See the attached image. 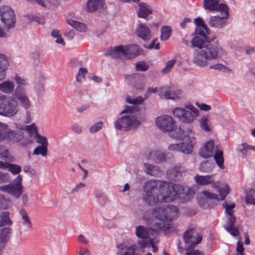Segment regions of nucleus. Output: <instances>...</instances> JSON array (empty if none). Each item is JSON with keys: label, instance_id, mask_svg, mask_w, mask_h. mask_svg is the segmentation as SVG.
Listing matches in <instances>:
<instances>
[{"label": "nucleus", "instance_id": "nucleus-1", "mask_svg": "<svg viewBox=\"0 0 255 255\" xmlns=\"http://www.w3.org/2000/svg\"><path fill=\"white\" fill-rule=\"evenodd\" d=\"M143 199L150 206L162 203L171 202L181 198L184 193L182 186L166 181H161L158 187L155 181L148 180L143 186Z\"/></svg>", "mask_w": 255, "mask_h": 255}, {"label": "nucleus", "instance_id": "nucleus-2", "mask_svg": "<svg viewBox=\"0 0 255 255\" xmlns=\"http://www.w3.org/2000/svg\"><path fill=\"white\" fill-rule=\"evenodd\" d=\"M193 51V62L197 66L205 67L213 61L218 60L225 52L218 43H211L208 38L194 36L191 41Z\"/></svg>", "mask_w": 255, "mask_h": 255}, {"label": "nucleus", "instance_id": "nucleus-3", "mask_svg": "<svg viewBox=\"0 0 255 255\" xmlns=\"http://www.w3.org/2000/svg\"><path fill=\"white\" fill-rule=\"evenodd\" d=\"M136 109L132 106L126 107L114 122L116 128L127 131L137 128L140 125L141 118L138 116Z\"/></svg>", "mask_w": 255, "mask_h": 255}, {"label": "nucleus", "instance_id": "nucleus-4", "mask_svg": "<svg viewBox=\"0 0 255 255\" xmlns=\"http://www.w3.org/2000/svg\"><path fill=\"white\" fill-rule=\"evenodd\" d=\"M186 109L177 107L172 110L174 117L184 123H192L199 115V111L192 105L186 106Z\"/></svg>", "mask_w": 255, "mask_h": 255}, {"label": "nucleus", "instance_id": "nucleus-5", "mask_svg": "<svg viewBox=\"0 0 255 255\" xmlns=\"http://www.w3.org/2000/svg\"><path fill=\"white\" fill-rule=\"evenodd\" d=\"M179 211L174 206L162 205L153 209L152 214L157 219L161 221H170L176 219L178 215Z\"/></svg>", "mask_w": 255, "mask_h": 255}, {"label": "nucleus", "instance_id": "nucleus-6", "mask_svg": "<svg viewBox=\"0 0 255 255\" xmlns=\"http://www.w3.org/2000/svg\"><path fill=\"white\" fill-rule=\"evenodd\" d=\"M18 111L17 103L14 98L4 95L0 97V115L10 118Z\"/></svg>", "mask_w": 255, "mask_h": 255}, {"label": "nucleus", "instance_id": "nucleus-7", "mask_svg": "<svg viewBox=\"0 0 255 255\" xmlns=\"http://www.w3.org/2000/svg\"><path fill=\"white\" fill-rule=\"evenodd\" d=\"M22 176L18 175L8 184L0 186V191L7 193L16 199H18L23 192L22 184Z\"/></svg>", "mask_w": 255, "mask_h": 255}, {"label": "nucleus", "instance_id": "nucleus-8", "mask_svg": "<svg viewBox=\"0 0 255 255\" xmlns=\"http://www.w3.org/2000/svg\"><path fill=\"white\" fill-rule=\"evenodd\" d=\"M0 17L4 27L7 29L14 26L15 15L14 11L9 6L3 5L0 7Z\"/></svg>", "mask_w": 255, "mask_h": 255}, {"label": "nucleus", "instance_id": "nucleus-9", "mask_svg": "<svg viewBox=\"0 0 255 255\" xmlns=\"http://www.w3.org/2000/svg\"><path fill=\"white\" fill-rule=\"evenodd\" d=\"M188 133L186 134L185 131L183 130L180 128L176 129V130L173 132L170 133V136L173 138L183 139L184 137H187V138L182 143H180L182 146L185 148L187 147V145H191V153L192 152L193 145L196 143V138L190 136L192 134V131L191 129H188Z\"/></svg>", "mask_w": 255, "mask_h": 255}, {"label": "nucleus", "instance_id": "nucleus-10", "mask_svg": "<svg viewBox=\"0 0 255 255\" xmlns=\"http://www.w3.org/2000/svg\"><path fill=\"white\" fill-rule=\"evenodd\" d=\"M3 141L8 143L17 142L22 140L24 132L19 130H10L8 129V126L4 124L2 127Z\"/></svg>", "mask_w": 255, "mask_h": 255}, {"label": "nucleus", "instance_id": "nucleus-11", "mask_svg": "<svg viewBox=\"0 0 255 255\" xmlns=\"http://www.w3.org/2000/svg\"><path fill=\"white\" fill-rule=\"evenodd\" d=\"M183 238L187 248H194L202 240V236L194 229H190L186 231Z\"/></svg>", "mask_w": 255, "mask_h": 255}, {"label": "nucleus", "instance_id": "nucleus-12", "mask_svg": "<svg viewBox=\"0 0 255 255\" xmlns=\"http://www.w3.org/2000/svg\"><path fill=\"white\" fill-rule=\"evenodd\" d=\"M157 126L163 131H171L175 127V121L171 116L164 115L156 119Z\"/></svg>", "mask_w": 255, "mask_h": 255}, {"label": "nucleus", "instance_id": "nucleus-13", "mask_svg": "<svg viewBox=\"0 0 255 255\" xmlns=\"http://www.w3.org/2000/svg\"><path fill=\"white\" fill-rule=\"evenodd\" d=\"M222 16L215 15L211 16L209 21V25L211 27H215L218 29L223 28L227 23V19L229 17L228 9L226 10L221 11Z\"/></svg>", "mask_w": 255, "mask_h": 255}, {"label": "nucleus", "instance_id": "nucleus-14", "mask_svg": "<svg viewBox=\"0 0 255 255\" xmlns=\"http://www.w3.org/2000/svg\"><path fill=\"white\" fill-rule=\"evenodd\" d=\"M14 100L25 109H28L30 106V103L27 96L25 90L21 91L19 87L15 89L13 93Z\"/></svg>", "mask_w": 255, "mask_h": 255}, {"label": "nucleus", "instance_id": "nucleus-15", "mask_svg": "<svg viewBox=\"0 0 255 255\" xmlns=\"http://www.w3.org/2000/svg\"><path fill=\"white\" fill-rule=\"evenodd\" d=\"M135 33L137 36L144 41H148L151 37V32L149 27L145 24L138 22Z\"/></svg>", "mask_w": 255, "mask_h": 255}, {"label": "nucleus", "instance_id": "nucleus-16", "mask_svg": "<svg viewBox=\"0 0 255 255\" xmlns=\"http://www.w3.org/2000/svg\"><path fill=\"white\" fill-rule=\"evenodd\" d=\"M138 17L147 19V17L152 14V9L150 5L143 2H139L135 7Z\"/></svg>", "mask_w": 255, "mask_h": 255}, {"label": "nucleus", "instance_id": "nucleus-17", "mask_svg": "<svg viewBox=\"0 0 255 255\" xmlns=\"http://www.w3.org/2000/svg\"><path fill=\"white\" fill-rule=\"evenodd\" d=\"M214 174L207 175H196L194 177L195 182L199 185L205 186L211 184L212 188L218 187V182H215Z\"/></svg>", "mask_w": 255, "mask_h": 255}, {"label": "nucleus", "instance_id": "nucleus-18", "mask_svg": "<svg viewBox=\"0 0 255 255\" xmlns=\"http://www.w3.org/2000/svg\"><path fill=\"white\" fill-rule=\"evenodd\" d=\"M218 0H204L203 5L206 9L209 11L217 10L221 11L228 9L227 5L223 3H219Z\"/></svg>", "mask_w": 255, "mask_h": 255}, {"label": "nucleus", "instance_id": "nucleus-19", "mask_svg": "<svg viewBox=\"0 0 255 255\" xmlns=\"http://www.w3.org/2000/svg\"><path fill=\"white\" fill-rule=\"evenodd\" d=\"M181 92L180 90L172 91L168 87H162L159 90V95L165 99L177 101L179 99L178 95H180Z\"/></svg>", "mask_w": 255, "mask_h": 255}, {"label": "nucleus", "instance_id": "nucleus-20", "mask_svg": "<svg viewBox=\"0 0 255 255\" xmlns=\"http://www.w3.org/2000/svg\"><path fill=\"white\" fill-rule=\"evenodd\" d=\"M214 151V142L210 139L207 141L201 149L199 154L204 158H207L213 155Z\"/></svg>", "mask_w": 255, "mask_h": 255}, {"label": "nucleus", "instance_id": "nucleus-21", "mask_svg": "<svg viewBox=\"0 0 255 255\" xmlns=\"http://www.w3.org/2000/svg\"><path fill=\"white\" fill-rule=\"evenodd\" d=\"M124 50L125 59H132L139 55V47L136 44L124 46Z\"/></svg>", "mask_w": 255, "mask_h": 255}, {"label": "nucleus", "instance_id": "nucleus-22", "mask_svg": "<svg viewBox=\"0 0 255 255\" xmlns=\"http://www.w3.org/2000/svg\"><path fill=\"white\" fill-rule=\"evenodd\" d=\"M11 233V229L9 227H3L0 230V245L5 248Z\"/></svg>", "mask_w": 255, "mask_h": 255}, {"label": "nucleus", "instance_id": "nucleus-23", "mask_svg": "<svg viewBox=\"0 0 255 255\" xmlns=\"http://www.w3.org/2000/svg\"><path fill=\"white\" fill-rule=\"evenodd\" d=\"M124 46L119 45L114 48H111L108 50V55L114 59L124 58Z\"/></svg>", "mask_w": 255, "mask_h": 255}, {"label": "nucleus", "instance_id": "nucleus-24", "mask_svg": "<svg viewBox=\"0 0 255 255\" xmlns=\"http://www.w3.org/2000/svg\"><path fill=\"white\" fill-rule=\"evenodd\" d=\"M104 0H89L86 5L87 10L93 12L103 7L104 4Z\"/></svg>", "mask_w": 255, "mask_h": 255}, {"label": "nucleus", "instance_id": "nucleus-25", "mask_svg": "<svg viewBox=\"0 0 255 255\" xmlns=\"http://www.w3.org/2000/svg\"><path fill=\"white\" fill-rule=\"evenodd\" d=\"M14 89L13 82L9 80L3 81L0 83V91L7 94L12 93Z\"/></svg>", "mask_w": 255, "mask_h": 255}, {"label": "nucleus", "instance_id": "nucleus-26", "mask_svg": "<svg viewBox=\"0 0 255 255\" xmlns=\"http://www.w3.org/2000/svg\"><path fill=\"white\" fill-rule=\"evenodd\" d=\"M136 236L142 239V240L147 241L149 239L148 230L143 226L139 225L136 227L135 228Z\"/></svg>", "mask_w": 255, "mask_h": 255}, {"label": "nucleus", "instance_id": "nucleus-27", "mask_svg": "<svg viewBox=\"0 0 255 255\" xmlns=\"http://www.w3.org/2000/svg\"><path fill=\"white\" fill-rule=\"evenodd\" d=\"M191 145H187V147L184 148L180 143L171 144L168 146V149L170 151L181 152L187 154L191 153Z\"/></svg>", "mask_w": 255, "mask_h": 255}, {"label": "nucleus", "instance_id": "nucleus-28", "mask_svg": "<svg viewBox=\"0 0 255 255\" xmlns=\"http://www.w3.org/2000/svg\"><path fill=\"white\" fill-rule=\"evenodd\" d=\"M218 182V187H214L218 190V192L220 195L219 199L221 201H224L227 195L229 193L230 191V188L228 185L227 184H223L221 187L219 186V182Z\"/></svg>", "mask_w": 255, "mask_h": 255}, {"label": "nucleus", "instance_id": "nucleus-29", "mask_svg": "<svg viewBox=\"0 0 255 255\" xmlns=\"http://www.w3.org/2000/svg\"><path fill=\"white\" fill-rule=\"evenodd\" d=\"M214 167V164L213 161L206 160L200 163L199 170L202 172H210Z\"/></svg>", "mask_w": 255, "mask_h": 255}, {"label": "nucleus", "instance_id": "nucleus-30", "mask_svg": "<svg viewBox=\"0 0 255 255\" xmlns=\"http://www.w3.org/2000/svg\"><path fill=\"white\" fill-rule=\"evenodd\" d=\"M12 221L9 218L8 212H2L0 215V227L4 226H10Z\"/></svg>", "mask_w": 255, "mask_h": 255}, {"label": "nucleus", "instance_id": "nucleus-31", "mask_svg": "<svg viewBox=\"0 0 255 255\" xmlns=\"http://www.w3.org/2000/svg\"><path fill=\"white\" fill-rule=\"evenodd\" d=\"M138 245L141 248L151 246L152 248V251L154 253H156L158 251V247L154 245L153 240L151 239H149L147 241H139L138 242Z\"/></svg>", "mask_w": 255, "mask_h": 255}, {"label": "nucleus", "instance_id": "nucleus-32", "mask_svg": "<svg viewBox=\"0 0 255 255\" xmlns=\"http://www.w3.org/2000/svg\"><path fill=\"white\" fill-rule=\"evenodd\" d=\"M214 158L216 161V163L218 165V166L221 169H224V159L223 157V153L222 151L220 150H216L215 151V153L214 155Z\"/></svg>", "mask_w": 255, "mask_h": 255}, {"label": "nucleus", "instance_id": "nucleus-33", "mask_svg": "<svg viewBox=\"0 0 255 255\" xmlns=\"http://www.w3.org/2000/svg\"><path fill=\"white\" fill-rule=\"evenodd\" d=\"M68 23L72 27L79 31H85L86 28V25L82 23L73 19L67 20Z\"/></svg>", "mask_w": 255, "mask_h": 255}, {"label": "nucleus", "instance_id": "nucleus-34", "mask_svg": "<svg viewBox=\"0 0 255 255\" xmlns=\"http://www.w3.org/2000/svg\"><path fill=\"white\" fill-rule=\"evenodd\" d=\"M171 34V28L170 26H163L161 28L160 39L161 40H167Z\"/></svg>", "mask_w": 255, "mask_h": 255}, {"label": "nucleus", "instance_id": "nucleus-35", "mask_svg": "<svg viewBox=\"0 0 255 255\" xmlns=\"http://www.w3.org/2000/svg\"><path fill=\"white\" fill-rule=\"evenodd\" d=\"M5 166V169L8 168V171L14 175L19 173L21 171V167L17 164L6 162Z\"/></svg>", "mask_w": 255, "mask_h": 255}, {"label": "nucleus", "instance_id": "nucleus-36", "mask_svg": "<svg viewBox=\"0 0 255 255\" xmlns=\"http://www.w3.org/2000/svg\"><path fill=\"white\" fill-rule=\"evenodd\" d=\"M19 213L21 216V218L23 221V224L28 228H31L32 224L26 211L22 209L20 211Z\"/></svg>", "mask_w": 255, "mask_h": 255}, {"label": "nucleus", "instance_id": "nucleus-37", "mask_svg": "<svg viewBox=\"0 0 255 255\" xmlns=\"http://www.w3.org/2000/svg\"><path fill=\"white\" fill-rule=\"evenodd\" d=\"M184 171L183 167L175 166L167 171L168 174H172L174 177H177L178 176H181L182 173Z\"/></svg>", "mask_w": 255, "mask_h": 255}, {"label": "nucleus", "instance_id": "nucleus-38", "mask_svg": "<svg viewBox=\"0 0 255 255\" xmlns=\"http://www.w3.org/2000/svg\"><path fill=\"white\" fill-rule=\"evenodd\" d=\"M0 157L12 161V157L9 155L8 149L2 145H0Z\"/></svg>", "mask_w": 255, "mask_h": 255}, {"label": "nucleus", "instance_id": "nucleus-39", "mask_svg": "<svg viewBox=\"0 0 255 255\" xmlns=\"http://www.w3.org/2000/svg\"><path fill=\"white\" fill-rule=\"evenodd\" d=\"M14 79L17 84V86L15 89H17L18 87H19L21 91L25 90L24 88L22 87V86H25L27 84V82L24 79L18 76L17 75H15Z\"/></svg>", "mask_w": 255, "mask_h": 255}, {"label": "nucleus", "instance_id": "nucleus-40", "mask_svg": "<svg viewBox=\"0 0 255 255\" xmlns=\"http://www.w3.org/2000/svg\"><path fill=\"white\" fill-rule=\"evenodd\" d=\"M200 126L201 128L206 131H209L211 130L208 123V117L203 116L199 121Z\"/></svg>", "mask_w": 255, "mask_h": 255}, {"label": "nucleus", "instance_id": "nucleus-41", "mask_svg": "<svg viewBox=\"0 0 255 255\" xmlns=\"http://www.w3.org/2000/svg\"><path fill=\"white\" fill-rule=\"evenodd\" d=\"M246 201L247 204L255 205V190L250 189L249 192L247 193Z\"/></svg>", "mask_w": 255, "mask_h": 255}, {"label": "nucleus", "instance_id": "nucleus-42", "mask_svg": "<svg viewBox=\"0 0 255 255\" xmlns=\"http://www.w3.org/2000/svg\"><path fill=\"white\" fill-rule=\"evenodd\" d=\"M153 154L154 156L156 157L154 160L156 162H162L165 160V154L163 153L158 152V151H154L153 152L150 153V156L148 158L149 159L153 158L152 157V155Z\"/></svg>", "mask_w": 255, "mask_h": 255}, {"label": "nucleus", "instance_id": "nucleus-43", "mask_svg": "<svg viewBox=\"0 0 255 255\" xmlns=\"http://www.w3.org/2000/svg\"><path fill=\"white\" fill-rule=\"evenodd\" d=\"M158 167L148 163L144 164V170L148 174L153 175L155 173V171L157 170Z\"/></svg>", "mask_w": 255, "mask_h": 255}, {"label": "nucleus", "instance_id": "nucleus-44", "mask_svg": "<svg viewBox=\"0 0 255 255\" xmlns=\"http://www.w3.org/2000/svg\"><path fill=\"white\" fill-rule=\"evenodd\" d=\"M35 139L37 143L41 144V146H48V143L46 137L43 136L39 133H36L35 136Z\"/></svg>", "mask_w": 255, "mask_h": 255}, {"label": "nucleus", "instance_id": "nucleus-45", "mask_svg": "<svg viewBox=\"0 0 255 255\" xmlns=\"http://www.w3.org/2000/svg\"><path fill=\"white\" fill-rule=\"evenodd\" d=\"M47 152V146H39L34 149L33 154L35 155H41L42 156L46 155Z\"/></svg>", "mask_w": 255, "mask_h": 255}, {"label": "nucleus", "instance_id": "nucleus-46", "mask_svg": "<svg viewBox=\"0 0 255 255\" xmlns=\"http://www.w3.org/2000/svg\"><path fill=\"white\" fill-rule=\"evenodd\" d=\"M209 30L208 29L207 31H206L202 27H197L194 36L208 38V34H209Z\"/></svg>", "mask_w": 255, "mask_h": 255}, {"label": "nucleus", "instance_id": "nucleus-47", "mask_svg": "<svg viewBox=\"0 0 255 255\" xmlns=\"http://www.w3.org/2000/svg\"><path fill=\"white\" fill-rule=\"evenodd\" d=\"M210 63H211V62ZM209 65V68L212 69L219 70L224 72H227L229 71V69L228 67L221 63H217L215 64H209L208 66Z\"/></svg>", "mask_w": 255, "mask_h": 255}, {"label": "nucleus", "instance_id": "nucleus-48", "mask_svg": "<svg viewBox=\"0 0 255 255\" xmlns=\"http://www.w3.org/2000/svg\"><path fill=\"white\" fill-rule=\"evenodd\" d=\"M88 71L86 68H80L78 72V74L76 76V80L78 82H81L85 80V75L87 73Z\"/></svg>", "mask_w": 255, "mask_h": 255}, {"label": "nucleus", "instance_id": "nucleus-49", "mask_svg": "<svg viewBox=\"0 0 255 255\" xmlns=\"http://www.w3.org/2000/svg\"><path fill=\"white\" fill-rule=\"evenodd\" d=\"M135 68L137 71H145L148 69V65L144 61H140L136 63Z\"/></svg>", "mask_w": 255, "mask_h": 255}, {"label": "nucleus", "instance_id": "nucleus-50", "mask_svg": "<svg viewBox=\"0 0 255 255\" xmlns=\"http://www.w3.org/2000/svg\"><path fill=\"white\" fill-rule=\"evenodd\" d=\"M175 63L176 60L175 59H172L167 61V62L166 64L165 68L163 69L162 70V73L163 74H166L169 73L171 69L175 65Z\"/></svg>", "mask_w": 255, "mask_h": 255}, {"label": "nucleus", "instance_id": "nucleus-51", "mask_svg": "<svg viewBox=\"0 0 255 255\" xmlns=\"http://www.w3.org/2000/svg\"><path fill=\"white\" fill-rule=\"evenodd\" d=\"M7 62L3 59L2 60V66H0V81L3 80L5 77V70L6 69Z\"/></svg>", "mask_w": 255, "mask_h": 255}, {"label": "nucleus", "instance_id": "nucleus-52", "mask_svg": "<svg viewBox=\"0 0 255 255\" xmlns=\"http://www.w3.org/2000/svg\"><path fill=\"white\" fill-rule=\"evenodd\" d=\"M126 101L129 104L136 105L141 103L143 102V99L141 97H138L135 99H131L130 97L128 96L126 97Z\"/></svg>", "mask_w": 255, "mask_h": 255}, {"label": "nucleus", "instance_id": "nucleus-53", "mask_svg": "<svg viewBox=\"0 0 255 255\" xmlns=\"http://www.w3.org/2000/svg\"><path fill=\"white\" fill-rule=\"evenodd\" d=\"M202 194L205 197L208 199H214L217 201L220 200L218 195L211 193L208 191L205 190L202 191Z\"/></svg>", "mask_w": 255, "mask_h": 255}, {"label": "nucleus", "instance_id": "nucleus-54", "mask_svg": "<svg viewBox=\"0 0 255 255\" xmlns=\"http://www.w3.org/2000/svg\"><path fill=\"white\" fill-rule=\"evenodd\" d=\"M223 206L225 208V212L227 215L229 216L233 215V209L235 207V204L234 203L231 205H228L226 202H225L223 204Z\"/></svg>", "mask_w": 255, "mask_h": 255}, {"label": "nucleus", "instance_id": "nucleus-55", "mask_svg": "<svg viewBox=\"0 0 255 255\" xmlns=\"http://www.w3.org/2000/svg\"><path fill=\"white\" fill-rule=\"evenodd\" d=\"M103 126V123L102 122H97L90 127V132L92 133H95L100 130Z\"/></svg>", "mask_w": 255, "mask_h": 255}, {"label": "nucleus", "instance_id": "nucleus-56", "mask_svg": "<svg viewBox=\"0 0 255 255\" xmlns=\"http://www.w3.org/2000/svg\"><path fill=\"white\" fill-rule=\"evenodd\" d=\"M194 22L197 26V27H202L206 31H207L208 30L207 26L204 23L202 18L200 17L195 18Z\"/></svg>", "mask_w": 255, "mask_h": 255}, {"label": "nucleus", "instance_id": "nucleus-57", "mask_svg": "<svg viewBox=\"0 0 255 255\" xmlns=\"http://www.w3.org/2000/svg\"><path fill=\"white\" fill-rule=\"evenodd\" d=\"M10 179V176L9 173L0 171V184L8 182Z\"/></svg>", "mask_w": 255, "mask_h": 255}, {"label": "nucleus", "instance_id": "nucleus-58", "mask_svg": "<svg viewBox=\"0 0 255 255\" xmlns=\"http://www.w3.org/2000/svg\"><path fill=\"white\" fill-rule=\"evenodd\" d=\"M25 129L30 134H35L36 135V133H38L37 127L34 124H32L30 125L26 126Z\"/></svg>", "mask_w": 255, "mask_h": 255}, {"label": "nucleus", "instance_id": "nucleus-59", "mask_svg": "<svg viewBox=\"0 0 255 255\" xmlns=\"http://www.w3.org/2000/svg\"><path fill=\"white\" fill-rule=\"evenodd\" d=\"M225 229L233 237H238L239 235V232L237 228L234 227H225Z\"/></svg>", "mask_w": 255, "mask_h": 255}, {"label": "nucleus", "instance_id": "nucleus-60", "mask_svg": "<svg viewBox=\"0 0 255 255\" xmlns=\"http://www.w3.org/2000/svg\"><path fill=\"white\" fill-rule=\"evenodd\" d=\"M236 222V218L232 215L230 216L229 218H228L227 223L225 225V227H234L235 226V223Z\"/></svg>", "mask_w": 255, "mask_h": 255}, {"label": "nucleus", "instance_id": "nucleus-61", "mask_svg": "<svg viewBox=\"0 0 255 255\" xmlns=\"http://www.w3.org/2000/svg\"><path fill=\"white\" fill-rule=\"evenodd\" d=\"M162 230L165 234H168L170 232L173 231L174 229L171 224L163 223Z\"/></svg>", "mask_w": 255, "mask_h": 255}, {"label": "nucleus", "instance_id": "nucleus-62", "mask_svg": "<svg viewBox=\"0 0 255 255\" xmlns=\"http://www.w3.org/2000/svg\"><path fill=\"white\" fill-rule=\"evenodd\" d=\"M236 251L239 254L241 255H244V248L243 247V244L240 241H239L237 243Z\"/></svg>", "mask_w": 255, "mask_h": 255}, {"label": "nucleus", "instance_id": "nucleus-63", "mask_svg": "<svg viewBox=\"0 0 255 255\" xmlns=\"http://www.w3.org/2000/svg\"><path fill=\"white\" fill-rule=\"evenodd\" d=\"M249 149H253L255 151V146H250V145H249L247 144H243V148L242 149H241V151L243 153V154H245L247 150H249Z\"/></svg>", "mask_w": 255, "mask_h": 255}, {"label": "nucleus", "instance_id": "nucleus-64", "mask_svg": "<svg viewBox=\"0 0 255 255\" xmlns=\"http://www.w3.org/2000/svg\"><path fill=\"white\" fill-rule=\"evenodd\" d=\"M185 255H204V254L201 252L196 250L187 252Z\"/></svg>", "mask_w": 255, "mask_h": 255}]
</instances>
